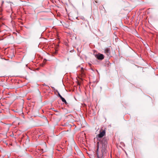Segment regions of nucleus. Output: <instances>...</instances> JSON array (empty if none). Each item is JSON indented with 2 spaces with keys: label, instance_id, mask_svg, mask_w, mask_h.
Segmentation results:
<instances>
[{
  "label": "nucleus",
  "instance_id": "5",
  "mask_svg": "<svg viewBox=\"0 0 158 158\" xmlns=\"http://www.w3.org/2000/svg\"><path fill=\"white\" fill-rule=\"evenodd\" d=\"M7 8L9 9V11H8V12H10V11H12L11 8L10 6H7Z\"/></svg>",
  "mask_w": 158,
  "mask_h": 158
},
{
  "label": "nucleus",
  "instance_id": "9",
  "mask_svg": "<svg viewBox=\"0 0 158 158\" xmlns=\"http://www.w3.org/2000/svg\"><path fill=\"white\" fill-rule=\"evenodd\" d=\"M106 51H107V52L108 53V51H109V50L108 49H107Z\"/></svg>",
  "mask_w": 158,
  "mask_h": 158
},
{
  "label": "nucleus",
  "instance_id": "2",
  "mask_svg": "<svg viewBox=\"0 0 158 158\" xmlns=\"http://www.w3.org/2000/svg\"><path fill=\"white\" fill-rule=\"evenodd\" d=\"M105 135V130L101 131L100 133L98 134L97 135V137L98 138H101L103 137Z\"/></svg>",
  "mask_w": 158,
  "mask_h": 158
},
{
  "label": "nucleus",
  "instance_id": "8",
  "mask_svg": "<svg viewBox=\"0 0 158 158\" xmlns=\"http://www.w3.org/2000/svg\"><path fill=\"white\" fill-rule=\"evenodd\" d=\"M1 3H2V5H1V6H2L3 3H4V1H1Z\"/></svg>",
  "mask_w": 158,
  "mask_h": 158
},
{
  "label": "nucleus",
  "instance_id": "4",
  "mask_svg": "<svg viewBox=\"0 0 158 158\" xmlns=\"http://www.w3.org/2000/svg\"><path fill=\"white\" fill-rule=\"evenodd\" d=\"M61 99L62 101L63 102H64L66 105L67 104V102H66V100L64 98L62 97V98H61Z\"/></svg>",
  "mask_w": 158,
  "mask_h": 158
},
{
  "label": "nucleus",
  "instance_id": "1",
  "mask_svg": "<svg viewBox=\"0 0 158 158\" xmlns=\"http://www.w3.org/2000/svg\"><path fill=\"white\" fill-rule=\"evenodd\" d=\"M106 150L105 148L102 147V152H99L98 151V148L97 149L96 157V158H103V156L106 153Z\"/></svg>",
  "mask_w": 158,
  "mask_h": 158
},
{
  "label": "nucleus",
  "instance_id": "6",
  "mask_svg": "<svg viewBox=\"0 0 158 158\" xmlns=\"http://www.w3.org/2000/svg\"><path fill=\"white\" fill-rule=\"evenodd\" d=\"M58 96L60 98L62 97L59 93H58Z\"/></svg>",
  "mask_w": 158,
  "mask_h": 158
},
{
  "label": "nucleus",
  "instance_id": "3",
  "mask_svg": "<svg viewBox=\"0 0 158 158\" xmlns=\"http://www.w3.org/2000/svg\"><path fill=\"white\" fill-rule=\"evenodd\" d=\"M95 57L98 59L99 60H102L104 59V55L102 54L98 53V54L95 55Z\"/></svg>",
  "mask_w": 158,
  "mask_h": 158
},
{
  "label": "nucleus",
  "instance_id": "7",
  "mask_svg": "<svg viewBox=\"0 0 158 158\" xmlns=\"http://www.w3.org/2000/svg\"><path fill=\"white\" fill-rule=\"evenodd\" d=\"M94 2L96 3H98L99 2V1H98V0H94Z\"/></svg>",
  "mask_w": 158,
  "mask_h": 158
}]
</instances>
